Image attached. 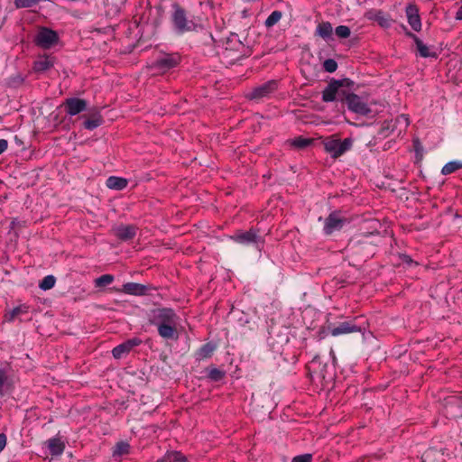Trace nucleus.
Listing matches in <instances>:
<instances>
[{
    "mask_svg": "<svg viewBox=\"0 0 462 462\" xmlns=\"http://www.w3.org/2000/svg\"><path fill=\"white\" fill-rule=\"evenodd\" d=\"M215 350V346L211 344H206L200 347L198 352V358L204 359L209 357L213 351Z\"/></svg>",
    "mask_w": 462,
    "mask_h": 462,
    "instance_id": "28",
    "label": "nucleus"
},
{
    "mask_svg": "<svg viewBox=\"0 0 462 462\" xmlns=\"http://www.w3.org/2000/svg\"><path fill=\"white\" fill-rule=\"evenodd\" d=\"M462 169V161H451L447 162L441 169L442 175L451 174L457 170Z\"/></svg>",
    "mask_w": 462,
    "mask_h": 462,
    "instance_id": "25",
    "label": "nucleus"
},
{
    "mask_svg": "<svg viewBox=\"0 0 462 462\" xmlns=\"http://www.w3.org/2000/svg\"><path fill=\"white\" fill-rule=\"evenodd\" d=\"M6 436L4 433L0 434V453L4 450L6 446Z\"/></svg>",
    "mask_w": 462,
    "mask_h": 462,
    "instance_id": "40",
    "label": "nucleus"
},
{
    "mask_svg": "<svg viewBox=\"0 0 462 462\" xmlns=\"http://www.w3.org/2000/svg\"><path fill=\"white\" fill-rule=\"evenodd\" d=\"M276 88L277 82L271 80L252 89L246 94V97L252 100H260L269 97Z\"/></svg>",
    "mask_w": 462,
    "mask_h": 462,
    "instance_id": "6",
    "label": "nucleus"
},
{
    "mask_svg": "<svg viewBox=\"0 0 462 462\" xmlns=\"http://www.w3.org/2000/svg\"><path fill=\"white\" fill-rule=\"evenodd\" d=\"M59 41L57 32L51 29L42 27L34 37V42L42 49H50Z\"/></svg>",
    "mask_w": 462,
    "mask_h": 462,
    "instance_id": "4",
    "label": "nucleus"
},
{
    "mask_svg": "<svg viewBox=\"0 0 462 462\" xmlns=\"http://www.w3.org/2000/svg\"><path fill=\"white\" fill-rule=\"evenodd\" d=\"M114 282V276L111 274H104L95 280L96 287H103L111 284Z\"/></svg>",
    "mask_w": 462,
    "mask_h": 462,
    "instance_id": "30",
    "label": "nucleus"
},
{
    "mask_svg": "<svg viewBox=\"0 0 462 462\" xmlns=\"http://www.w3.org/2000/svg\"><path fill=\"white\" fill-rule=\"evenodd\" d=\"M127 180L122 177L110 176L106 180V187L110 189L122 190L127 186Z\"/></svg>",
    "mask_w": 462,
    "mask_h": 462,
    "instance_id": "19",
    "label": "nucleus"
},
{
    "mask_svg": "<svg viewBox=\"0 0 462 462\" xmlns=\"http://www.w3.org/2000/svg\"><path fill=\"white\" fill-rule=\"evenodd\" d=\"M346 104L347 108L356 114L365 116L371 112L367 101L364 97L354 93H350L346 97Z\"/></svg>",
    "mask_w": 462,
    "mask_h": 462,
    "instance_id": "5",
    "label": "nucleus"
},
{
    "mask_svg": "<svg viewBox=\"0 0 462 462\" xmlns=\"http://www.w3.org/2000/svg\"><path fill=\"white\" fill-rule=\"evenodd\" d=\"M282 18V12L280 11H273L271 13V14L267 17L265 20V26L270 28L275 25Z\"/></svg>",
    "mask_w": 462,
    "mask_h": 462,
    "instance_id": "29",
    "label": "nucleus"
},
{
    "mask_svg": "<svg viewBox=\"0 0 462 462\" xmlns=\"http://www.w3.org/2000/svg\"><path fill=\"white\" fill-rule=\"evenodd\" d=\"M395 123L400 126V130L406 129L410 125L409 116L405 114H402L395 118Z\"/></svg>",
    "mask_w": 462,
    "mask_h": 462,
    "instance_id": "31",
    "label": "nucleus"
},
{
    "mask_svg": "<svg viewBox=\"0 0 462 462\" xmlns=\"http://www.w3.org/2000/svg\"><path fill=\"white\" fill-rule=\"evenodd\" d=\"M186 457L180 452L171 451L167 452L162 458L158 459L157 462H186Z\"/></svg>",
    "mask_w": 462,
    "mask_h": 462,
    "instance_id": "24",
    "label": "nucleus"
},
{
    "mask_svg": "<svg viewBox=\"0 0 462 462\" xmlns=\"http://www.w3.org/2000/svg\"><path fill=\"white\" fill-rule=\"evenodd\" d=\"M64 106L67 114L73 116L85 111L87 109L88 104L84 99L69 97L65 100Z\"/></svg>",
    "mask_w": 462,
    "mask_h": 462,
    "instance_id": "8",
    "label": "nucleus"
},
{
    "mask_svg": "<svg viewBox=\"0 0 462 462\" xmlns=\"http://www.w3.org/2000/svg\"><path fill=\"white\" fill-rule=\"evenodd\" d=\"M102 124V120L99 117L94 119H88L84 122V127L88 130H94Z\"/></svg>",
    "mask_w": 462,
    "mask_h": 462,
    "instance_id": "34",
    "label": "nucleus"
},
{
    "mask_svg": "<svg viewBox=\"0 0 462 462\" xmlns=\"http://www.w3.org/2000/svg\"><path fill=\"white\" fill-rule=\"evenodd\" d=\"M225 374L217 368H211L208 371V377L215 382L220 381L224 377Z\"/></svg>",
    "mask_w": 462,
    "mask_h": 462,
    "instance_id": "36",
    "label": "nucleus"
},
{
    "mask_svg": "<svg viewBox=\"0 0 462 462\" xmlns=\"http://www.w3.org/2000/svg\"><path fill=\"white\" fill-rule=\"evenodd\" d=\"M310 143V141L309 139H304V138H296L293 140L292 142V144L298 148H303V147H306L307 145H309Z\"/></svg>",
    "mask_w": 462,
    "mask_h": 462,
    "instance_id": "38",
    "label": "nucleus"
},
{
    "mask_svg": "<svg viewBox=\"0 0 462 462\" xmlns=\"http://www.w3.org/2000/svg\"><path fill=\"white\" fill-rule=\"evenodd\" d=\"M147 286L137 282H126L123 285L121 291L125 294L143 296L147 293Z\"/></svg>",
    "mask_w": 462,
    "mask_h": 462,
    "instance_id": "13",
    "label": "nucleus"
},
{
    "mask_svg": "<svg viewBox=\"0 0 462 462\" xmlns=\"http://www.w3.org/2000/svg\"><path fill=\"white\" fill-rule=\"evenodd\" d=\"M405 13L410 26L415 32H420L421 30V21L418 7L415 5L410 4L406 6Z\"/></svg>",
    "mask_w": 462,
    "mask_h": 462,
    "instance_id": "10",
    "label": "nucleus"
},
{
    "mask_svg": "<svg viewBox=\"0 0 462 462\" xmlns=\"http://www.w3.org/2000/svg\"><path fill=\"white\" fill-rule=\"evenodd\" d=\"M418 51L423 58L435 57L436 53L432 51L430 47L425 45L417 36L413 35Z\"/></svg>",
    "mask_w": 462,
    "mask_h": 462,
    "instance_id": "23",
    "label": "nucleus"
},
{
    "mask_svg": "<svg viewBox=\"0 0 462 462\" xmlns=\"http://www.w3.org/2000/svg\"><path fill=\"white\" fill-rule=\"evenodd\" d=\"M333 28L330 23L322 22L318 24L316 28V35L321 37L324 40H329L332 37Z\"/></svg>",
    "mask_w": 462,
    "mask_h": 462,
    "instance_id": "20",
    "label": "nucleus"
},
{
    "mask_svg": "<svg viewBox=\"0 0 462 462\" xmlns=\"http://www.w3.org/2000/svg\"><path fill=\"white\" fill-rule=\"evenodd\" d=\"M312 456L310 454H303L296 456L291 462H311Z\"/></svg>",
    "mask_w": 462,
    "mask_h": 462,
    "instance_id": "39",
    "label": "nucleus"
},
{
    "mask_svg": "<svg viewBox=\"0 0 462 462\" xmlns=\"http://www.w3.org/2000/svg\"><path fill=\"white\" fill-rule=\"evenodd\" d=\"M10 370V367L0 368V395H3L12 386Z\"/></svg>",
    "mask_w": 462,
    "mask_h": 462,
    "instance_id": "18",
    "label": "nucleus"
},
{
    "mask_svg": "<svg viewBox=\"0 0 462 462\" xmlns=\"http://www.w3.org/2000/svg\"><path fill=\"white\" fill-rule=\"evenodd\" d=\"M172 7L171 21L174 30L181 34L195 31L198 25L193 20L188 18L185 10L178 5H174Z\"/></svg>",
    "mask_w": 462,
    "mask_h": 462,
    "instance_id": "2",
    "label": "nucleus"
},
{
    "mask_svg": "<svg viewBox=\"0 0 462 462\" xmlns=\"http://www.w3.org/2000/svg\"><path fill=\"white\" fill-rule=\"evenodd\" d=\"M179 60L177 55L166 54L156 60L155 66L160 69L167 70L177 66Z\"/></svg>",
    "mask_w": 462,
    "mask_h": 462,
    "instance_id": "16",
    "label": "nucleus"
},
{
    "mask_svg": "<svg viewBox=\"0 0 462 462\" xmlns=\"http://www.w3.org/2000/svg\"><path fill=\"white\" fill-rule=\"evenodd\" d=\"M323 68L327 72L332 73L337 70V63L332 59H328L324 61Z\"/></svg>",
    "mask_w": 462,
    "mask_h": 462,
    "instance_id": "37",
    "label": "nucleus"
},
{
    "mask_svg": "<svg viewBox=\"0 0 462 462\" xmlns=\"http://www.w3.org/2000/svg\"><path fill=\"white\" fill-rule=\"evenodd\" d=\"M346 222V218L341 217L338 212H332L325 219L323 231L326 235H331L340 230Z\"/></svg>",
    "mask_w": 462,
    "mask_h": 462,
    "instance_id": "7",
    "label": "nucleus"
},
{
    "mask_svg": "<svg viewBox=\"0 0 462 462\" xmlns=\"http://www.w3.org/2000/svg\"><path fill=\"white\" fill-rule=\"evenodd\" d=\"M335 33L337 37L341 39H346L350 36L351 31L349 27L346 25H339L336 28Z\"/></svg>",
    "mask_w": 462,
    "mask_h": 462,
    "instance_id": "32",
    "label": "nucleus"
},
{
    "mask_svg": "<svg viewBox=\"0 0 462 462\" xmlns=\"http://www.w3.org/2000/svg\"><path fill=\"white\" fill-rule=\"evenodd\" d=\"M141 339L137 337H134L128 339L122 344L116 346L112 350V355L115 358L120 359L126 354H128L134 346H137L141 344Z\"/></svg>",
    "mask_w": 462,
    "mask_h": 462,
    "instance_id": "9",
    "label": "nucleus"
},
{
    "mask_svg": "<svg viewBox=\"0 0 462 462\" xmlns=\"http://www.w3.org/2000/svg\"><path fill=\"white\" fill-rule=\"evenodd\" d=\"M8 143L5 139H0V154L6 151Z\"/></svg>",
    "mask_w": 462,
    "mask_h": 462,
    "instance_id": "41",
    "label": "nucleus"
},
{
    "mask_svg": "<svg viewBox=\"0 0 462 462\" xmlns=\"http://www.w3.org/2000/svg\"><path fill=\"white\" fill-rule=\"evenodd\" d=\"M114 234L121 240L132 239L136 234V228L132 225H119L113 228Z\"/></svg>",
    "mask_w": 462,
    "mask_h": 462,
    "instance_id": "12",
    "label": "nucleus"
},
{
    "mask_svg": "<svg viewBox=\"0 0 462 462\" xmlns=\"http://www.w3.org/2000/svg\"><path fill=\"white\" fill-rule=\"evenodd\" d=\"M325 151L333 158H337L349 151L353 145V139L346 138L343 141L337 138H328L323 143Z\"/></svg>",
    "mask_w": 462,
    "mask_h": 462,
    "instance_id": "3",
    "label": "nucleus"
},
{
    "mask_svg": "<svg viewBox=\"0 0 462 462\" xmlns=\"http://www.w3.org/2000/svg\"><path fill=\"white\" fill-rule=\"evenodd\" d=\"M366 18L378 23V24L383 28L391 26V19L388 15H385L382 11H369L365 14Z\"/></svg>",
    "mask_w": 462,
    "mask_h": 462,
    "instance_id": "17",
    "label": "nucleus"
},
{
    "mask_svg": "<svg viewBox=\"0 0 462 462\" xmlns=\"http://www.w3.org/2000/svg\"><path fill=\"white\" fill-rule=\"evenodd\" d=\"M231 239L242 245H257L259 243V236L257 235V232L254 229H250L245 232H238L233 236H231Z\"/></svg>",
    "mask_w": 462,
    "mask_h": 462,
    "instance_id": "11",
    "label": "nucleus"
},
{
    "mask_svg": "<svg viewBox=\"0 0 462 462\" xmlns=\"http://www.w3.org/2000/svg\"><path fill=\"white\" fill-rule=\"evenodd\" d=\"M56 279L53 275H47L40 282L39 287L43 291H47L53 288Z\"/></svg>",
    "mask_w": 462,
    "mask_h": 462,
    "instance_id": "27",
    "label": "nucleus"
},
{
    "mask_svg": "<svg viewBox=\"0 0 462 462\" xmlns=\"http://www.w3.org/2000/svg\"><path fill=\"white\" fill-rule=\"evenodd\" d=\"M26 308L25 307H16L14 308V310H12V311H10L6 316H5V319L7 321H13L14 319V318L22 313H24L26 312Z\"/></svg>",
    "mask_w": 462,
    "mask_h": 462,
    "instance_id": "35",
    "label": "nucleus"
},
{
    "mask_svg": "<svg viewBox=\"0 0 462 462\" xmlns=\"http://www.w3.org/2000/svg\"><path fill=\"white\" fill-rule=\"evenodd\" d=\"M48 448L52 456H60L63 453L65 445L59 438H52L48 440Z\"/></svg>",
    "mask_w": 462,
    "mask_h": 462,
    "instance_id": "21",
    "label": "nucleus"
},
{
    "mask_svg": "<svg viewBox=\"0 0 462 462\" xmlns=\"http://www.w3.org/2000/svg\"><path fill=\"white\" fill-rule=\"evenodd\" d=\"M55 63V58L51 55H43L39 57L33 64V69L35 72H44L53 67Z\"/></svg>",
    "mask_w": 462,
    "mask_h": 462,
    "instance_id": "14",
    "label": "nucleus"
},
{
    "mask_svg": "<svg viewBox=\"0 0 462 462\" xmlns=\"http://www.w3.org/2000/svg\"><path fill=\"white\" fill-rule=\"evenodd\" d=\"M360 331V328L351 322H342L338 324L337 327L330 329V334L333 337H337L344 334H349L353 332Z\"/></svg>",
    "mask_w": 462,
    "mask_h": 462,
    "instance_id": "15",
    "label": "nucleus"
},
{
    "mask_svg": "<svg viewBox=\"0 0 462 462\" xmlns=\"http://www.w3.org/2000/svg\"><path fill=\"white\" fill-rule=\"evenodd\" d=\"M149 320L155 326L158 334L164 339H177V326L179 317L171 308H157L152 310L149 315Z\"/></svg>",
    "mask_w": 462,
    "mask_h": 462,
    "instance_id": "1",
    "label": "nucleus"
},
{
    "mask_svg": "<svg viewBox=\"0 0 462 462\" xmlns=\"http://www.w3.org/2000/svg\"><path fill=\"white\" fill-rule=\"evenodd\" d=\"M40 0H14L16 8H29L39 3Z\"/></svg>",
    "mask_w": 462,
    "mask_h": 462,
    "instance_id": "33",
    "label": "nucleus"
},
{
    "mask_svg": "<svg viewBox=\"0 0 462 462\" xmlns=\"http://www.w3.org/2000/svg\"><path fill=\"white\" fill-rule=\"evenodd\" d=\"M130 445L127 442L121 441L118 442L114 449L113 456L114 457H120L123 455H125L129 452Z\"/></svg>",
    "mask_w": 462,
    "mask_h": 462,
    "instance_id": "26",
    "label": "nucleus"
},
{
    "mask_svg": "<svg viewBox=\"0 0 462 462\" xmlns=\"http://www.w3.org/2000/svg\"><path fill=\"white\" fill-rule=\"evenodd\" d=\"M338 89V85L329 84L322 92V100L324 102H332L337 97V92Z\"/></svg>",
    "mask_w": 462,
    "mask_h": 462,
    "instance_id": "22",
    "label": "nucleus"
}]
</instances>
